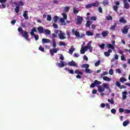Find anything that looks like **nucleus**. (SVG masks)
Instances as JSON below:
<instances>
[{
    "mask_svg": "<svg viewBox=\"0 0 130 130\" xmlns=\"http://www.w3.org/2000/svg\"><path fill=\"white\" fill-rule=\"evenodd\" d=\"M18 31L19 32V33H20L19 35H21L22 37H24L25 40L30 41V39H29V32H28V31L23 30V28L21 27H19L18 28Z\"/></svg>",
    "mask_w": 130,
    "mask_h": 130,
    "instance_id": "1",
    "label": "nucleus"
},
{
    "mask_svg": "<svg viewBox=\"0 0 130 130\" xmlns=\"http://www.w3.org/2000/svg\"><path fill=\"white\" fill-rule=\"evenodd\" d=\"M91 44H92V41H89L86 46L82 48L84 50V51H87L89 49L90 52H92L93 47L91 46Z\"/></svg>",
    "mask_w": 130,
    "mask_h": 130,
    "instance_id": "2",
    "label": "nucleus"
},
{
    "mask_svg": "<svg viewBox=\"0 0 130 130\" xmlns=\"http://www.w3.org/2000/svg\"><path fill=\"white\" fill-rule=\"evenodd\" d=\"M101 81H98V80H95L94 82L91 83V84L90 85V88H94V87L95 86H99V85H100V84H101Z\"/></svg>",
    "mask_w": 130,
    "mask_h": 130,
    "instance_id": "3",
    "label": "nucleus"
},
{
    "mask_svg": "<svg viewBox=\"0 0 130 130\" xmlns=\"http://www.w3.org/2000/svg\"><path fill=\"white\" fill-rule=\"evenodd\" d=\"M59 50V49L54 48L53 49L50 50V53L51 54V55H54V53H56V52H57Z\"/></svg>",
    "mask_w": 130,
    "mask_h": 130,
    "instance_id": "4",
    "label": "nucleus"
},
{
    "mask_svg": "<svg viewBox=\"0 0 130 130\" xmlns=\"http://www.w3.org/2000/svg\"><path fill=\"white\" fill-rule=\"evenodd\" d=\"M68 65L70 67H78V64H77V63H76V62H75V61L74 60L69 62L68 63Z\"/></svg>",
    "mask_w": 130,
    "mask_h": 130,
    "instance_id": "5",
    "label": "nucleus"
},
{
    "mask_svg": "<svg viewBox=\"0 0 130 130\" xmlns=\"http://www.w3.org/2000/svg\"><path fill=\"white\" fill-rule=\"evenodd\" d=\"M83 17L80 16H77V25H81V23L83 22Z\"/></svg>",
    "mask_w": 130,
    "mask_h": 130,
    "instance_id": "6",
    "label": "nucleus"
},
{
    "mask_svg": "<svg viewBox=\"0 0 130 130\" xmlns=\"http://www.w3.org/2000/svg\"><path fill=\"white\" fill-rule=\"evenodd\" d=\"M123 3L124 4V8L125 9H129V4H128V3H127V0H123Z\"/></svg>",
    "mask_w": 130,
    "mask_h": 130,
    "instance_id": "7",
    "label": "nucleus"
},
{
    "mask_svg": "<svg viewBox=\"0 0 130 130\" xmlns=\"http://www.w3.org/2000/svg\"><path fill=\"white\" fill-rule=\"evenodd\" d=\"M128 26L127 25L123 27V29L122 30V32L123 34H127V32H128Z\"/></svg>",
    "mask_w": 130,
    "mask_h": 130,
    "instance_id": "8",
    "label": "nucleus"
},
{
    "mask_svg": "<svg viewBox=\"0 0 130 130\" xmlns=\"http://www.w3.org/2000/svg\"><path fill=\"white\" fill-rule=\"evenodd\" d=\"M116 86L118 87L119 89H125V88H126V87H125L124 85H121L119 81L116 82Z\"/></svg>",
    "mask_w": 130,
    "mask_h": 130,
    "instance_id": "9",
    "label": "nucleus"
},
{
    "mask_svg": "<svg viewBox=\"0 0 130 130\" xmlns=\"http://www.w3.org/2000/svg\"><path fill=\"white\" fill-rule=\"evenodd\" d=\"M37 30L39 32V33H40V34H42L44 32V28H43V26H39L37 28Z\"/></svg>",
    "mask_w": 130,
    "mask_h": 130,
    "instance_id": "10",
    "label": "nucleus"
},
{
    "mask_svg": "<svg viewBox=\"0 0 130 130\" xmlns=\"http://www.w3.org/2000/svg\"><path fill=\"white\" fill-rule=\"evenodd\" d=\"M98 90L100 93H102V92H104L105 91V88H104L103 86L100 85L98 86Z\"/></svg>",
    "mask_w": 130,
    "mask_h": 130,
    "instance_id": "11",
    "label": "nucleus"
},
{
    "mask_svg": "<svg viewBox=\"0 0 130 130\" xmlns=\"http://www.w3.org/2000/svg\"><path fill=\"white\" fill-rule=\"evenodd\" d=\"M72 32L73 34L75 35L76 37H80V32L78 31H75V28L72 29Z\"/></svg>",
    "mask_w": 130,
    "mask_h": 130,
    "instance_id": "12",
    "label": "nucleus"
},
{
    "mask_svg": "<svg viewBox=\"0 0 130 130\" xmlns=\"http://www.w3.org/2000/svg\"><path fill=\"white\" fill-rule=\"evenodd\" d=\"M23 16L25 20H28L29 19V16H28V11H24Z\"/></svg>",
    "mask_w": 130,
    "mask_h": 130,
    "instance_id": "13",
    "label": "nucleus"
},
{
    "mask_svg": "<svg viewBox=\"0 0 130 130\" xmlns=\"http://www.w3.org/2000/svg\"><path fill=\"white\" fill-rule=\"evenodd\" d=\"M58 37L59 39L61 40H63V39H66V37H64V34L61 32L58 34Z\"/></svg>",
    "mask_w": 130,
    "mask_h": 130,
    "instance_id": "14",
    "label": "nucleus"
},
{
    "mask_svg": "<svg viewBox=\"0 0 130 130\" xmlns=\"http://www.w3.org/2000/svg\"><path fill=\"white\" fill-rule=\"evenodd\" d=\"M112 53V50L111 49H109L108 51L104 52V54L105 56L108 57L110 56V53Z\"/></svg>",
    "mask_w": 130,
    "mask_h": 130,
    "instance_id": "15",
    "label": "nucleus"
},
{
    "mask_svg": "<svg viewBox=\"0 0 130 130\" xmlns=\"http://www.w3.org/2000/svg\"><path fill=\"white\" fill-rule=\"evenodd\" d=\"M108 34H109V32L107 30L106 31H103L102 32V36H103V37H104V38H105V37H106Z\"/></svg>",
    "mask_w": 130,
    "mask_h": 130,
    "instance_id": "16",
    "label": "nucleus"
},
{
    "mask_svg": "<svg viewBox=\"0 0 130 130\" xmlns=\"http://www.w3.org/2000/svg\"><path fill=\"white\" fill-rule=\"evenodd\" d=\"M117 26V23L114 22V24L113 25H111L110 27V30H112L113 31H114L115 30V28Z\"/></svg>",
    "mask_w": 130,
    "mask_h": 130,
    "instance_id": "17",
    "label": "nucleus"
},
{
    "mask_svg": "<svg viewBox=\"0 0 130 130\" xmlns=\"http://www.w3.org/2000/svg\"><path fill=\"white\" fill-rule=\"evenodd\" d=\"M74 50H76V48H74V46H72L69 49V53H70V54H73Z\"/></svg>",
    "mask_w": 130,
    "mask_h": 130,
    "instance_id": "18",
    "label": "nucleus"
},
{
    "mask_svg": "<svg viewBox=\"0 0 130 130\" xmlns=\"http://www.w3.org/2000/svg\"><path fill=\"white\" fill-rule=\"evenodd\" d=\"M51 31L49 29H44L43 34L45 35H50Z\"/></svg>",
    "mask_w": 130,
    "mask_h": 130,
    "instance_id": "19",
    "label": "nucleus"
},
{
    "mask_svg": "<svg viewBox=\"0 0 130 130\" xmlns=\"http://www.w3.org/2000/svg\"><path fill=\"white\" fill-rule=\"evenodd\" d=\"M120 23H122L123 24H125L126 23V20L124 19V18L121 17L119 19Z\"/></svg>",
    "mask_w": 130,
    "mask_h": 130,
    "instance_id": "20",
    "label": "nucleus"
},
{
    "mask_svg": "<svg viewBox=\"0 0 130 130\" xmlns=\"http://www.w3.org/2000/svg\"><path fill=\"white\" fill-rule=\"evenodd\" d=\"M42 43H49L50 42V40L48 39H42Z\"/></svg>",
    "mask_w": 130,
    "mask_h": 130,
    "instance_id": "21",
    "label": "nucleus"
},
{
    "mask_svg": "<svg viewBox=\"0 0 130 130\" xmlns=\"http://www.w3.org/2000/svg\"><path fill=\"white\" fill-rule=\"evenodd\" d=\"M92 7H98L99 6H100V3L98 1H95V3H92Z\"/></svg>",
    "mask_w": 130,
    "mask_h": 130,
    "instance_id": "22",
    "label": "nucleus"
},
{
    "mask_svg": "<svg viewBox=\"0 0 130 130\" xmlns=\"http://www.w3.org/2000/svg\"><path fill=\"white\" fill-rule=\"evenodd\" d=\"M126 95H127V92H126V91L122 92V97L123 100H125L126 99Z\"/></svg>",
    "mask_w": 130,
    "mask_h": 130,
    "instance_id": "23",
    "label": "nucleus"
},
{
    "mask_svg": "<svg viewBox=\"0 0 130 130\" xmlns=\"http://www.w3.org/2000/svg\"><path fill=\"white\" fill-rule=\"evenodd\" d=\"M103 79L104 81H107V82H110V81H111V78L106 76H104Z\"/></svg>",
    "mask_w": 130,
    "mask_h": 130,
    "instance_id": "24",
    "label": "nucleus"
},
{
    "mask_svg": "<svg viewBox=\"0 0 130 130\" xmlns=\"http://www.w3.org/2000/svg\"><path fill=\"white\" fill-rule=\"evenodd\" d=\"M75 74H77V75H81V76H83V72L80 71V70L79 69L75 70Z\"/></svg>",
    "mask_w": 130,
    "mask_h": 130,
    "instance_id": "25",
    "label": "nucleus"
},
{
    "mask_svg": "<svg viewBox=\"0 0 130 130\" xmlns=\"http://www.w3.org/2000/svg\"><path fill=\"white\" fill-rule=\"evenodd\" d=\"M86 34L87 36H93V35H94V33H93V32H91L90 31H87L86 32Z\"/></svg>",
    "mask_w": 130,
    "mask_h": 130,
    "instance_id": "26",
    "label": "nucleus"
},
{
    "mask_svg": "<svg viewBox=\"0 0 130 130\" xmlns=\"http://www.w3.org/2000/svg\"><path fill=\"white\" fill-rule=\"evenodd\" d=\"M60 63H58V66L59 68H64V63L62 61H60Z\"/></svg>",
    "mask_w": 130,
    "mask_h": 130,
    "instance_id": "27",
    "label": "nucleus"
},
{
    "mask_svg": "<svg viewBox=\"0 0 130 130\" xmlns=\"http://www.w3.org/2000/svg\"><path fill=\"white\" fill-rule=\"evenodd\" d=\"M107 47H108V48H110L111 49H112L113 50H114V46L113 45H112V44H108L107 45Z\"/></svg>",
    "mask_w": 130,
    "mask_h": 130,
    "instance_id": "28",
    "label": "nucleus"
},
{
    "mask_svg": "<svg viewBox=\"0 0 130 130\" xmlns=\"http://www.w3.org/2000/svg\"><path fill=\"white\" fill-rule=\"evenodd\" d=\"M85 73H86V74H92V73H93V71L89 69H85Z\"/></svg>",
    "mask_w": 130,
    "mask_h": 130,
    "instance_id": "29",
    "label": "nucleus"
},
{
    "mask_svg": "<svg viewBox=\"0 0 130 130\" xmlns=\"http://www.w3.org/2000/svg\"><path fill=\"white\" fill-rule=\"evenodd\" d=\"M107 21H112L113 18L111 15H109L106 17Z\"/></svg>",
    "mask_w": 130,
    "mask_h": 130,
    "instance_id": "30",
    "label": "nucleus"
},
{
    "mask_svg": "<svg viewBox=\"0 0 130 130\" xmlns=\"http://www.w3.org/2000/svg\"><path fill=\"white\" fill-rule=\"evenodd\" d=\"M91 24H92V22H91V21H87L86 24V27H87V28H89V27L91 26Z\"/></svg>",
    "mask_w": 130,
    "mask_h": 130,
    "instance_id": "31",
    "label": "nucleus"
},
{
    "mask_svg": "<svg viewBox=\"0 0 130 130\" xmlns=\"http://www.w3.org/2000/svg\"><path fill=\"white\" fill-rule=\"evenodd\" d=\"M128 123H129V121L126 120L123 122V126H126L128 124Z\"/></svg>",
    "mask_w": 130,
    "mask_h": 130,
    "instance_id": "32",
    "label": "nucleus"
},
{
    "mask_svg": "<svg viewBox=\"0 0 130 130\" xmlns=\"http://www.w3.org/2000/svg\"><path fill=\"white\" fill-rule=\"evenodd\" d=\"M103 86L105 89H109V86H108V84L106 83H104L103 84Z\"/></svg>",
    "mask_w": 130,
    "mask_h": 130,
    "instance_id": "33",
    "label": "nucleus"
},
{
    "mask_svg": "<svg viewBox=\"0 0 130 130\" xmlns=\"http://www.w3.org/2000/svg\"><path fill=\"white\" fill-rule=\"evenodd\" d=\"M103 5L105 7V6H108L109 3L108 0H104L102 3Z\"/></svg>",
    "mask_w": 130,
    "mask_h": 130,
    "instance_id": "34",
    "label": "nucleus"
},
{
    "mask_svg": "<svg viewBox=\"0 0 130 130\" xmlns=\"http://www.w3.org/2000/svg\"><path fill=\"white\" fill-rule=\"evenodd\" d=\"M120 82L121 83H124V82H126V79L124 77H122L120 79Z\"/></svg>",
    "mask_w": 130,
    "mask_h": 130,
    "instance_id": "35",
    "label": "nucleus"
},
{
    "mask_svg": "<svg viewBox=\"0 0 130 130\" xmlns=\"http://www.w3.org/2000/svg\"><path fill=\"white\" fill-rule=\"evenodd\" d=\"M89 67V64H83L82 66V68H83L84 69H88Z\"/></svg>",
    "mask_w": 130,
    "mask_h": 130,
    "instance_id": "36",
    "label": "nucleus"
},
{
    "mask_svg": "<svg viewBox=\"0 0 130 130\" xmlns=\"http://www.w3.org/2000/svg\"><path fill=\"white\" fill-rule=\"evenodd\" d=\"M113 9L114 11H115V12H117V11L118 10V6L114 5L113 6Z\"/></svg>",
    "mask_w": 130,
    "mask_h": 130,
    "instance_id": "37",
    "label": "nucleus"
},
{
    "mask_svg": "<svg viewBox=\"0 0 130 130\" xmlns=\"http://www.w3.org/2000/svg\"><path fill=\"white\" fill-rule=\"evenodd\" d=\"M92 7H93L92 3L87 4V5L85 6L86 9H90V8H92Z\"/></svg>",
    "mask_w": 130,
    "mask_h": 130,
    "instance_id": "38",
    "label": "nucleus"
},
{
    "mask_svg": "<svg viewBox=\"0 0 130 130\" xmlns=\"http://www.w3.org/2000/svg\"><path fill=\"white\" fill-rule=\"evenodd\" d=\"M15 11L16 14H18L19 12H20V8H19V7H16L15 9Z\"/></svg>",
    "mask_w": 130,
    "mask_h": 130,
    "instance_id": "39",
    "label": "nucleus"
},
{
    "mask_svg": "<svg viewBox=\"0 0 130 130\" xmlns=\"http://www.w3.org/2000/svg\"><path fill=\"white\" fill-rule=\"evenodd\" d=\"M73 13L74 14H78L79 10L78 9H76L75 8H73Z\"/></svg>",
    "mask_w": 130,
    "mask_h": 130,
    "instance_id": "40",
    "label": "nucleus"
},
{
    "mask_svg": "<svg viewBox=\"0 0 130 130\" xmlns=\"http://www.w3.org/2000/svg\"><path fill=\"white\" fill-rule=\"evenodd\" d=\"M108 101L110 103V104H114V101L113 100V99H108Z\"/></svg>",
    "mask_w": 130,
    "mask_h": 130,
    "instance_id": "41",
    "label": "nucleus"
},
{
    "mask_svg": "<svg viewBox=\"0 0 130 130\" xmlns=\"http://www.w3.org/2000/svg\"><path fill=\"white\" fill-rule=\"evenodd\" d=\"M58 20V16H55L54 17V23H57V21Z\"/></svg>",
    "mask_w": 130,
    "mask_h": 130,
    "instance_id": "42",
    "label": "nucleus"
},
{
    "mask_svg": "<svg viewBox=\"0 0 130 130\" xmlns=\"http://www.w3.org/2000/svg\"><path fill=\"white\" fill-rule=\"evenodd\" d=\"M53 48H56V42H55V40H53Z\"/></svg>",
    "mask_w": 130,
    "mask_h": 130,
    "instance_id": "43",
    "label": "nucleus"
},
{
    "mask_svg": "<svg viewBox=\"0 0 130 130\" xmlns=\"http://www.w3.org/2000/svg\"><path fill=\"white\" fill-rule=\"evenodd\" d=\"M47 20L49 22H50V21H51V15H47Z\"/></svg>",
    "mask_w": 130,
    "mask_h": 130,
    "instance_id": "44",
    "label": "nucleus"
},
{
    "mask_svg": "<svg viewBox=\"0 0 130 130\" xmlns=\"http://www.w3.org/2000/svg\"><path fill=\"white\" fill-rule=\"evenodd\" d=\"M62 15L64 20H67V19H68V15L66 13H63L62 14Z\"/></svg>",
    "mask_w": 130,
    "mask_h": 130,
    "instance_id": "45",
    "label": "nucleus"
},
{
    "mask_svg": "<svg viewBox=\"0 0 130 130\" xmlns=\"http://www.w3.org/2000/svg\"><path fill=\"white\" fill-rule=\"evenodd\" d=\"M100 64V60H98L94 64L95 67H98Z\"/></svg>",
    "mask_w": 130,
    "mask_h": 130,
    "instance_id": "46",
    "label": "nucleus"
},
{
    "mask_svg": "<svg viewBox=\"0 0 130 130\" xmlns=\"http://www.w3.org/2000/svg\"><path fill=\"white\" fill-rule=\"evenodd\" d=\"M64 11L66 13H68L69 11H70V7L69 6H67L64 8Z\"/></svg>",
    "mask_w": 130,
    "mask_h": 130,
    "instance_id": "47",
    "label": "nucleus"
},
{
    "mask_svg": "<svg viewBox=\"0 0 130 130\" xmlns=\"http://www.w3.org/2000/svg\"><path fill=\"white\" fill-rule=\"evenodd\" d=\"M39 49L41 51H42V52H44V48L42 47V46H40Z\"/></svg>",
    "mask_w": 130,
    "mask_h": 130,
    "instance_id": "48",
    "label": "nucleus"
},
{
    "mask_svg": "<svg viewBox=\"0 0 130 130\" xmlns=\"http://www.w3.org/2000/svg\"><path fill=\"white\" fill-rule=\"evenodd\" d=\"M111 112L113 114H115L116 113V110H115V109H112L111 110Z\"/></svg>",
    "mask_w": 130,
    "mask_h": 130,
    "instance_id": "49",
    "label": "nucleus"
},
{
    "mask_svg": "<svg viewBox=\"0 0 130 130\" xmlns=\"http://www.w3.org/2000/svg\"><path fill=\"white\" fill-rule=\"evenodd\" d=\"M18 4H19L20 6H21V7H23V6H24V3L22 2V1H19L18 2Z\"/></svg>",
    "mask_w": 130,
    "mask_h": 130,
    "instance_id": "50",
    "label": "nucleus"
},
{
    "mask_svg": "<svg viewBox=\"0 0 130 130\" xmlns=\"http://www.w3.org/2000/svg\"><path fill=\"white\" fill-rule=\"evenodd\" d=\"M59 44L61 46H66V45H67V44H66V43H63V42H59Z\"/></svg>",
    "mask_w": 130,
    "mask_h": 130,
    "instance_id": "51",
    "label": "nucleus"
},
{
    "mask_svg": "<svg viewBox=\"0 0 130 130\" xmlns=\"http://www.w3.org/2000/svg\"><path fill=\"white\" fill-rule=\"evenodd\" d=\"M97 19V18L96 16H92L90 17V20H92V21H96Z\"/></svg>",
    "mask_w": 130,
    "mask_h": 130,
    "instance_id": "52",
    "label": "nucleus"
},
{
    "mask_svg": "<svg viewBox=\"0 0 130 130\" xmlns=\"http://www.w3.org/2000/svg\"><path fill=\"white\" fill-rule=\"evenodd\" d=\"M59 59H60V60H63V59H64V57H63V55L62 54L60 55Z\"/></svg>",
    "mask_w": 130,
    "mask_h": 130,
    "instance_id": "53",
    "label": "nucleus"
},
{
    "mask_svg": "<svg viewBox=\"0 0 130 130\" xmlns=\"http://www.w3.org/2000/svg\"><path fill=\"white\" fill-rule=\"evenodd\" d=\"M80 53L81 54H84L85 53V50H84L83 48H81L80 50Z\"/></svg>",
    "mask_w": 130,
    "mask_h": 130,
    "instance_id": "54",
    "label": "nucleus"
},
{
    "mask_svg": "<svg viewBox=\"0 0 130 130\" xmlns=\"http://www.w3.org/2000/svg\"><path fill=\"white\" fill-rule=\"evenodd\" d=\"M35 40L37 41L39 39V36L38 35H36L34 36Z\"/></svg>",
    "mask_w": 130,
    "mask_h": 130,
    "instance_id": "55",
    "label": "nucleus"
},
{
    "mask_svg": "<svg viewBox=\"0 0 130 130\" xmlns=\"http://www.w3.org/2000/svg\"><path fill=\"white\" fill-rule=\"evenodd\" d=\"M109 75H113V69H110L109 71Z\"/></svg>",
    "mask_w": 130,
    "mask_h": 130,
    "instance_id": "56",
    "label": "nucleus"
},
{
    "mask_svg": "<svg viewBox=\"0 0 130 130\" xmlns=\"http://www.w3.org/2000/svg\"><path fill=\"white\" fill-rule=\"evenodd\" d=\"M53 26L54 27V28H55V29H57V28H58V25L56 23H53Z\"/></svg>",
    "mask_w": 130,
    "mask_h": 130,
    "instance_id": "57",
    "label": "nucleus"
},
{
    "mask_svg": "<svg viewBox=\"0 0 130 130\" xmlns=\"http://www.w3.org/2000/svg\"><path fill=\"white\" fill-rule=\"evenodd\" d=\"M105 47V44H102L101 45H100V47L102 49H104V47Z\"/></svg>",
    "mask_w": 130,
    "mask_h": 130,
    "instance_id": "58",
    "label": "nucleus"
},
{
    "mask_svg": "<svg viewBox=\"0 0 130 130\" xmlns=\"http://www.w3.org/2000/svg\"><path fill=\"white\" fill-rule=\"evenodd\" d=\"M116 73H118V74H121V70H120V69H117L116 70Z\"/></svg>",
    "mask_w": 130,
    "mask_h": 130,
    "instance_id": "59",
    "label": "nucleus"
},
{
    "mask_svg": "<svg viewBox=\"0 0 130 130\" xmlns=\"http://www.w3.org/2000/svg\"><path fill=\"white\" fill-rule=\"evenodd\" d=\"M68 71L69 73H70V74H74V70L68 69Z\"/></svg>",
    "mask_w": 130,
    "mask_h": 130,
    "instance_id": "60",
    "label": "nucleus"
},
{
    "mask_svg": "<svg viewBox=\"0 0 130 130\" xmlns=\"http://www.w3.org/2000/svg\"><path fill=\"white\" fill-rule=\"evenodd\" d=\"M14 5L16 6V7H18V8H20V4L17 2H14Z\"/></svg>",
    "mask_w": 130,
    "mask_h": 130,
    "instance_id": "61",
    "label": "nucleus"
},
{
    "mask_svg": "<svg viewBox=\"0 0 130 130\" xmlns=\"http://www.w3.org/2000/svg\"><path fill=\"white\" fill-rule=\"evenodd\" d=\"M121 60L123 61L125 60V57H124V55H123L121 56Z\"/></svg>",
    "mask_w": 130,
    "mask_h": 130,
    "instance_id": "62",
    "label": "nucleus"
},
{
    "mask_svg": "<svg viewBox=\"0 0 130 130\" xmlns=\"http://www.w3.org/2000/svg\"><path fill=\"white\" fill-rule=\"evenodd\" d=\"M16 20H13L11 21V23L12 25H15V24H16Z\"/></svg>",
    "mask_w": 130,
    "mask_h": 130,
    "instance_id": "63",
    "label": "nucleus"
},
{
    "mask_svg": "<svg viewBox=\"0 0 130 130\" xmlns=\"http://www.w3.org/2000/svg\"><path fill=\"white\" fill-rule=\"evenodd\" d=\"M60 22H61V23H64L66 22L64 18H60Z\"/></svg>",
    "mask_w": 130,
    "mask_h": 130,
    "instance_id": "64",
    "label": "nucleus"
}]
</instances>
